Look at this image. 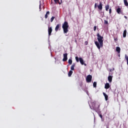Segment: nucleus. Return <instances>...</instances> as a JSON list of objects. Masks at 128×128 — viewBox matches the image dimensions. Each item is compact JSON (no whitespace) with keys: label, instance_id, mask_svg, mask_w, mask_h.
<instances>
[{"label":"nucleus","instance_id":"dca6fc26","mask_svg":"<svg viewBox=\"0 0 128 128\" xmlns=\"http://www.w3.org/2000/svg\"><path fill=\"white\" fill-rule=\"evenodd\" d=\"M126 30H125L123 32V38H126Z\"/></svg>","mask_w":128,"mask_h":128},{"label":"nucleus","instance_id":"a211bd4d","mask_svg":"<svg viewBox=\"0 0 128 128\" xmlns=\"http://www.w3.org/2000/svg\"><path fill=\"white\" fill-rule=\"evenodd\" d=\"M72 70H70L68 73V76H72Z\"/></svg>","mask_w":128,"mask_h":128},{"label":"nucleus","instance_id":"4468645a","mask_svg":"<svg viewBox=\"0 0 128 128\" xmlns=\"http://www.w3.org/2000/svg\"><path fill=\"white\" fill-rule=\"evenodd\" d=\"M60 24H58L55 28L56 32H58V28H60Z\"/></svg>","mask_w":128,"mask_h":128},{"label":"nucleus","instance_id":"ddd939ff","mask_svg":"<svg viewBox=\"0 0 128 128\" xmlns=\"http://www.w3.org/2000/svg\"><path fill=\"white\" fill-rule=\"evenodd\" d=\"M74 66H76V64L75 63H73V64H72V66L70 67V70H74Z\"/></svg>","mask_w":128,"mask_h":128},{"label":"nucleus","instance_id":"f3484780","mask_svg":"<svg viewBox=\"0 0 128 128\" xmlns=\"http://www.w3.org/2000/svg\"><path fill=\"white\" fill-rule=\"evenodd\" d=\"M124 2L126 6H128V2L127 0H124Z\"/></svg>","mask_w":128,"mask_h":128},{"label":"nucleus","instance_id":"c756f323","mask_svg":"<svg viewBox=\"0 0 128 128\" xmlns=\"http://www.w3.org/2000/svg\"><path fill=\"white\" fill-rule=\"evenodd\" d=\"M99 116L100 118H102V114H100Z\"/></svg>","mask_w":128,"mask_h":128},{"label":"nucleus","instance_id":"393cba45","mask_svg":"<svg viewBox=\"0 0 128 128\" xmlns=\"http://www.w3.org/2000/svg\"><path fill=\"white\" fill-rule=\"evenodd\" d=\"M104 24H108V20H104Z\"/></svg>","mask_w":128,"mask_h":128},{"label":"nucleus","instance_id":"423d86ee","mask_svg":"<svg viewBox=\"0 0 128 128\" xmlns=\"http://www.w3.org/2000/svg\"><path fill=\"white\" fill-rule=\"evenodd\" d=\"M116 12H118V14H124V12H122V9L118 7L116 10Z\"/></svg>","mask_w":128,"mask_h":128},{"label":"nucleus","instance_id":"a878e982","mask_svg":"<svg viewBox=\"0 0 128 128\" xmlns=\"http://www.w3.org/2000/svg\"><path fill=\"white\" fill-rule=\"evenodd\" d=\"M40 10H42V4H40L39 6Z\"/></svg>","mask_w":128,"mask_h":128},{"label":"nucleus","instance_id":"6ab92c4d","mask_svg":"<svg viewBox=\"0 0 128 128\" xmlns=\"http://www.w3.org/2000/svg\"><path fill=\"white\" fill-rule=\"evenodd\" d=\"M50 15V12L48 11L45 14V18H48V16Z\"/></svg>","mask_w":128,"mask_h":128},{"label":"nucleus","instance_id":"0eeeda50","mask_svg":"<svg viewBox=\"0 0 128 128\" xmlns=\"http://www.w3.org/2000/svg\"><path fill=\"white\" fill-rule=\"evenodd\" d=\"M52 32V27H48V37L50 36Z\"/></svg>","mask_w":128,"mask_h":128},{"label":"nucleus","instance_id":"20e7f679","mask_svg":"<svg viewBox=\"0 0 128 128\" xmlns=\"http://www.w3.org/2000/svg\"><path fill=\"white\" fill-rule=\"evenodd\" d=\"M92 75H88L86 78L87 82H92Z\"/></svg>","mask_w":128,"mask_h":128},{"label":"nucleus","instance_id":"5701e85b","mask_svg":"<svg viewBox=\"0 0 128 128\" xmlns=\"http://www.w3.org/2000/svg\"><path fill=\"white\" fill-rule=\"evenodd\" d=\"M93 86L94 88H96V82H94L93 83Z\"/></svg>","mask_w":128,"mask_h":128},{"label":"nucleus","instance_id":"aec40b11","mask_svg":"<svg viewBox=\"0 0 128 128\" xmlns=\"http://www.w3.org/2000/svg\"><path fill=\"white\" fill-rule=\"evenodd\" d=\"M125 59L126 60L127 64L128 66V56L126 54H125Z\"/></svg>","mask_w":128,"mask_h":128},{"label":"nucleus","instance_id":"f03ea898","mask_svg":"<svg viewBox=\"0 0 128 128\" xmlns=\"http://www.w3.org/2000/svg\"><path fill=\"white\" fill-rule=\"evenodd\" d=\"M68 23L66 22H64L62 26L64 34H68Z\"/></svg>","mask_w":128,"mask_h":128},{"label":"nucleus","instance_id":"412c9836","mask_svg":"<svg viewBox=\"0 0 128 128\" xmlns=\"http://www.w3.org/2000/svg\"><path fill=\"white\" fill-rule=\"evenodd\" d=\"M68 62L69 64H72V59H69Z\"/></svg>","mask_w":128,"mask_h":128},{"label":"nucleus","instance_id":"f8f14e48","mask_svg":"<svg viewBox=\"0 0 128 128\" xmlns=\"http://www.w3.org/2000/svg\"><path fill=\"white\" fill-rule=\"evenodd\" d=\"M108 80L109 82H112V76H108Z\"/></svg>","mask_w":128,"mask_h":128},{"label":"nucleus","instance_id":"c85d7f7f","mask_svg":"<svg viewBox=\"0 0 128 128\" xmlns=\"http://www.w3.org/2000/svg\"><path fill=\"white\" fill-rule=\"evenodd\" d=\"M96 26H94V31L96 32Z\"/></svg>","mask_w":128,"mask_h":128},{"label":"nucleus","instance_id":"39448f33","mask_svg":"<svg viewBox=\"0 0 128 128\" xmlns=\"http://www.w3.org/2000/svg\"><path fill=\"white\" fill-rule=\"evenodd\" d=\"M90 108H91V110H96V112H98L100 110V105H98V109H96V105H94V106H92V108L90 106Z\"/></svg>","mask_w":128,"mask_h":128},{"label":"nucleus","instance_id":"9b49d317","mask_svg":"<svg viewBox=\"0 0 128 128\" xmlns=\"http://www.w3.org/2000/svg\"><path fill=\"white\" fill-rule=\"evenodd\" d=\"M103 95L104 96V98H105V100L106 101H107L108 100V94H106V93L104 92H103Z\"/></svg>","mask_w":128,"mask_h":128},{"label":"nucleus","instance_id":"7ed1b4c3","mask_svg":"<svg viewBox=\"0 0 128 128\" xmlns=\"http://www.w3.org/2000/svg\"><path fill=\"white\" fill-rule=\"evenodd\" d=\"M76 62H80V63L81 64H82V65L84 64L85 66H86V64H84V59H82V58H80L79 59H78V57L76 56Z\"/></svg>","mask_w":128,"mask_h":128},{"label":"nucleus","instance_id":"1a4fd4ad","mask_svg":"<svg viewBox=\"0 0 128 128\" xmlns=\"http://www.w3.org/2000/svg\"><path fill=\"white\" fill-rule=\"evenodd\" d=\"M98 8L100 10H102V2H100L99 5L98 6Z\"/></svg>","mask_w":128,"mask_h":128},{"label":"nucleus","instance_id":"bb28decb","mask_svg":"<svg viewBox=\"0 0 128 128\" xmlns=\"http://www.w3.org/2000/svg\"><path fill=\"white\" fill-rule=\"evenodd\" d=\"M54 2L56 4V2H60V0H54Z\"/></svg>","mask_w":128,"mask_h":128},{"label":"nucleus","instance_id":"9d476101","mask_svg":"<svg viewBox=\"0 0 128 128\" xmlns=\"http://www.w3.org/2000/svg\"><path fill=\"white\" fill-rule=\"evenodd\" d=\"M110 84L106 83L104 86V88H106V90H108V88H110Z\"/></svg>","mask_w":128,"mask_h":128},{"label":"nucleus","instance_id":"c9c22d12","mask_svg":"<svg viewBox=\"0 0 128 128\" xmlns=\"http://www.w3.org/2000/svg\"><path fill=\"white\" fill-rule=\"evenodd\" d=\"M106 128H110V127L108 126H107Z\"/></svg>","mask_w":128,"mask_h":128},{"label":"nucleus","instance_id":"72a5a7b5","mask_svg":"<svg viewBox=\"0 0 128 128\" xmlns=\"http://www.w3.org/2000/svg\"><path fill=\"white\" fill-rule=\"evenodd\" d=\"M114 68H113L112 70V72H114Z\"/></svg>","mask_w":128,"mask_h":128},{"label":"nucleus","instance_id":"f704fd0d","mask_svg":"<svg viewBox=\"0 0 128 128\" xmlns=\"http://www.w3.org/2000/svg\"><path fill=\"white\" fill-rule=\"evenodd\" d=\"M85 44H88V42H85Z\"/></svg>","mask_w":128,"mask_h":128},{"label":"nucleus","instance_id":"2f4dec72","mask_svg":"<svg viewBox=\"0 0 128 128\" xmlns=\"http://www.w3.org/2000/svg\"><path fill=\"white\" fill-rule=\"evenodd\" d=\"M124 18H126V20L128 19V17H126V16H124Z\"/></svg>","mask_w":128,"mask_h":128},{"label":"nucleus","instance_id":"473e14b6","mask_svg":"<svg viewBox=\"0 0 128 128\" xmlns=\"http://www.w3.org/2000/svg\"><path fill=\"white\" fill-rule=\"evenodd\" d=\"M110 72H112V69H110Z\"/></svg>","mask_w":128,"mask_h":128},{"label":"nucleus","instance_id":"e433bc0d","mask_svg":"<svg viewBox=\"0 0 128 128\" xmlns=\"http://www.w3.org/2000/svg\"><path fill=\"white\" fill-rule=\"evenodd\" d=\"M87 94H88V92H87Z\"/></svg>","mask_w":128,"mask_h":128},{"label":"nucleus","instance_id":"4c0bfd02","mask_svg":"<svg viewBox=\"0 0 128 128\" xmlns=\"http://www.w3.org/2000/svg\"><path fill=\"white\" fill-rule=\"evenodd\" d=\"M115 40H116V39H114Z\"/></svg>","mask_w":128,"mask_h":128},{"label":"nucleus","instance_id":"7c9ffc66","mask_svg":"<svg viewBox=\"0 0 128 128\" xmlns=\"http://www.w3.org/2000/svg\"><path fill=\"white\" fill-rule=\"evenodd\" d=\"M96 6H97L96 3L94 4V8H96Z\"/></svg>","mask_w":128,"mask_h":128},{"label":"nucleus","instance_id":"2eb2a0df","mask_svg":"<svg viewBox=\"0 0 128 128\" xmlns=\"http://www.w3.org/2000/svg\"><path fill=\"white\" fill-rule=\"evenodd\" d=\"M116 52H117L118 54H120V48L117 46L116 48Z\"/></svg>","mask_w":128,"mask_h":128},{"label":"nucleus","instance_id":"b1692460","mask_svg":"<svg viewBox=\"0 0 128 128\" xmlns=\"http://www.w3.org/2000/svg\"><path fill=\"white\" fill-rule=\"evenodd\" d=\"M54 16H52V18H50L51 22H54Z\"/></svg>","mask_w":128,"mask_h":128},{"label":"nucleus","instance_id":"cd10ccee","mask_svg":"<svg viewBox=\"0 0 128 128\" xmlns=\"http://www.w3.org/2000/svg\"><path fill=\"white\" fill-rule=\"evenodd\" d=\"M109 13H110V14H112V8H110L109 10Z\"/></svg>","mask_w":128,"mask_h":128},{"label":"nucleus","instance_id":"4be33fe9","mask_svg":"<svg viewBox=\"0 0 128 128\" xmlns=\"http://www.w3.org/2000/svg\"><path fill=\"white\" fill-rule=\"evenodd\" d=\"M109 8H110V6L107 5L106 6V11L108 10Z\"/></svg>","mask_w":128,"mask_h":128},{"label":"nucleus","instance_id":"6e6552de","mask_svg":"<svg viewBox=\"0 0 128 128\" xmlns=\"http://www.w3.org/2000/svg\"><path fill=\"white\" fill-rule=\"evenodd\" d=\"M68 60V54L66 53L64 54V58L62 59L63 62H66Z\"/></svg>","mask_w":128,"mask_h":128},{"label":"nucleus","instance_id":"f257e3e1","mask_svg":"<svg viewBox=\"0 0 128 128\" xmlns=\"http://www.w3.org/2000/svg\"><path fill=\"white\" fill-rule=\"evenodd\" d=\"M96 36L98 42L96 41L94 42V44L97 46L98 48L100 50V48H102V46H104V36H100V33H98Z\"/></svg>","mask_w":128,"mask_h":128}]
</instances>
